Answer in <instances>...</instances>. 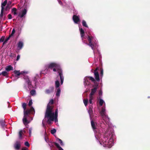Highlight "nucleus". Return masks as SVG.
Here are the masks:
<instances>
[{
	"label": "nucleus",
	"mask_w": 150,
	"mask_h": 150,
	"mask_svg": "<svg viewBox=\"0 0 150 150\" xmlns=\"http://www.w3.org/2000/svg\"><path fill=\"white\" fill-rule=\"evenodd\" d=\"M88 112L91 120L92 127L94 132L97 142L104 147H111L113 145L114 140L115 136L113 129L110 127L111 125L109 118L106 112L105 107L102 108L100 113L103 120L107 125H105L103 123L100 125V129L98 128L97 124L94 123L92 120L93 110L88 109Z\"/></svg>",
	"instance_id": "1"
},
{
	"label": "nucleus",
	"mask_w": 150,
	"mask_h": 150,
	"mask_svg": "<svg viewBox=\"0 0 150 150\" xmlns=\"http://www.w3.org/2000/svg\"><path fill=\"white\" fill-rule=\"evenodd\" d=\"M79 30L80 32L82 42L84 43L89 46L93 50L95 59H97L98 57L97 54L100 57L101 54L99 51L97 50V52H95L94 50L98 46V42L96 38L94 36L88 35L85 36V32L83 29L79 27Z\"/></svg>",
	"instance_id": "2"
},
{
	"label": "nucleus",
	"mask_w": 150,
	"mask_h": 150,
	"mask_svg": "<svg viewBox=\"0 0 150 150\" xmlns=\"http://www.w3.org/2000/svg\"><path fill=\"white\" fill-rule=\"evenodd\" d=\"M95 81L94 78L91 76H86L84 79V85L86 88H89V90L91 87H93L91 89V92L89 95V101L90 104H92V100L94 99V95L96 92L98 86V85L97 83L92 85L91 84V82L95 83Z\"/></svg>",
	"instance_id": "3"
},
{
	"label": "nucleus",
	"mask_w": 150,
	"mask_h": 150,
	"mask_svg": "<svg viewBox=\"0 0 150 150\" xmlns=\"http://www.w3.org/2000/svg\"><path fill=\"white\" fill-rule=\"evenodd\" d=\"M53 100L51 99L47 105L46 110L45 113V117L47 118L48 119L47 122H50V121L54 120L55 122L58 121V109H57L55 112H53V107L50 106V105L53 103Z\"/></svg>",
	"instance_id": "4"
},
{
	"label": "nucleus",
	"mask_w": 150,
	"mask_h": 150,
	"mask_svg": "<svg viewBox=\"0 0 150 150\" xmlns=\"http://www.w3.org/2000/svg\"><path fill=\"white\" fill-rule=\"evenodd\" d=\"M38 76V75L36 74V76L33 79V81L34 82L35 85L33 87L32 85L31 82L29 79V77L27 76H24V79L25 81V83L24 84V88L26 91H29L32 88H36L37 87V85L38 84V82L36 77Z\"/></svg>",
	"instance_id": "5"
},
{
	"label": "nucleus",
	"mask_w": 150,
	"mask_h": 150,
	"mask_svg": "<svg viewBox=\"0 0 150 150\" xmlns=\"http://www.w3.org/2000/svg\"><path fill=\"white\" fill-rule=\"evenodd\" d=\"M59 67V64L57 62H52L46 64L44 66L45 69L41 71L42 74H46L50 72V70L53 69L54 72L57 71V69Z\"/></svg>",
	"instance_id": "6"
},
{
	"label": "nucleus",
	"mask_w": 150,
	"mask_h": 150,
	"mask_svg": "<svg viewBox=\"0 0 150 150\" xmlns=\"http://www.w3.org/2000/svg\"><path fill=\"white\" fill-rule=\"evenodd\" d=\"M30 113V110H28L26 111L24 110V116L23 119V124L25 125H27L30 122L29 121L27 120V117L28 116V115Z\"/></svg>",
	"instance_id": "7"
},
{
	"label": "nucleus",
	"mask_w": 150,
	"mask_h": 150,
	"mask_svg": "<svg viewBox=\"0 0 150 150\" xmlns=\"http://www.w3.org/2000/svg\"><path fill=\"white\" fill-rule=\"evenodd\" d=\"M98 69L99 68L97 67L94 71L93 69H92L91 70V71L92 72H93L94 71V75L95 79L96 80L98 81H99L100 80L99 75L98 71Z\"/></svg>",
	"instance_id": "8"
},
{
	"label": "nucleus",
	"mask_w": 150,
	"mask_h": 150,
	"mask_svg": "<svg viewBox=\"0 0 150 150\" xmlns=\"http://www.w3.org/2000/svg\"><path fill=\"white\" fill-rule=\"evenodd\" d=\"M59 75L61 80V84L62 85L63 83L64 77L63 75L62 71V70H59L58 71Z\"/></svg>",
	"instance_id": "9"
},
{
	"label": "nucleus",
	"mask_w": 150,
	"mask_h": 150,
	"mask_svg": "<svg viewBox=\"0 0 150 150\" xmlns=\"http://www.w3.org/2000/svg\"><path fill=\"white\" fill-rule=\"evenodd\" d=\"M27 13V10L26 9L22 10V11L18 14V16L22 18L25 16Z\"/></svg>",
	"instance_id": "10"
},
{
	"label": "nucleus",
	"mask_w": 150,
	"mask_h": 150,
	"mask_svg": "<svg viewBox=\"0 0 150 150\" xmlns=\"http://www.w3.org/2000/svg\"><path fill=\"white\" fill-rule=\"evenodd\" d=\"M14 74H16V76H19L21 74H28V71H23L20 72L19 71L15 70L14 71Z\"/></svg>",
	"instance_id": "11"
},
{
	"label": "nucleus",
	"mask_w": 150,
	"mask_h": 150,
	"mask_svg": "<svg viewBox=\"0 0 150 150\" xmlns=\"http://www.w3.org/2000/svg\"><path fill=\"white\" fill-rule=\"evenodd\" d=\"M24 45V43L22 41H19L17 44V48L18 50H20L23 47Z\"/></svg>",
	"instance_id": "12"
},
{
	"label": "nucleus",
	"mask_w": 150,
	"mask_h": 150,
	"mask_svg": "<svg viewBox=\"0 0 150 150\" xmlns=\"http://www.w3.org/2000/svg\"><path fill=\"white\" fill-rule=\"evenodd\" d=\"M73 20L75 23L77 24L80 21L79 18L78 16L74 15L73 17Z\"/></svg>",
	"instance_id": "13"
},
{
	"label": "nucleus",
	"mask_w": 150,
	"mask_h": 150,
	"mask_svg": "<svg viewBox=\"0 0 150 150\" xmlns=\"http://www.w3.org/2000/svg\"><path fill=\"white\" fill-rule=\"evenodd\" d=\"M21 146V142L16 141L14 145V147L16 149H19Z\"/></svg>",
	"instance_id": "14"
},
{
	"label": "nucleus",
	"mask_w": 150,
	"mask_h": 150,
	"mask_svg": "<svg viewBox=\"0 0 150 150\" xmlns=\"http://www.w3.org/2000/svg\"><path fill=\"white\" fill-rule=\"evenodd\" d=\"M5 69L6 71H8L11 70H13V68L12 66L9 65L6 67Z\"/></svg>",
	"instance_id": "15"
},
{
	"label": "nucleus",
	"mask_w": 150,
	"mask_h": 150,
	"mask_svg": "<svg viewBox=\"0 0 150 150\" xmlns=\"http://www.w3.org/2000/svg\"><path fill=\"white\" fill-rule=\"evenodd\" d=\"M56 95L57 96L59 97L61 93V89L60 88H59L56 89Z\"/></svg>",
	"instance_id": "16"
},
{
	"label": "nucleus",
	"mask_w": 150,
	"mask_h": 150,
	"mask_svg": "<svg viewBox=\"0 0 150 150\" xmlns=\"http://www.w3.org/2000/svg\"><path fill=\"white\" fill-rule=\"evenodd\" d=\"M54 145L59 149V150H64L63 149L60 147L59 144L58 143L55 142L54 143Z\"/></svg>",
	"instance_id": "17"
},
{
	"label": "nucleus",
	"mask_w": 150,
	"mask_h": 150,
	"mask_svg": "<svg viewBox=\"0 0 150 150\" xmlns=\"http://www.w3.org/2000/svg\"><path fill=\"white\" fill-rule=\"evenodd\" d=\"M54 89V88L52 87L50 89H47L46 90L45 92L46 93L49 94L52 92Z\"/></svg>",
	"instance_id": "18"
},
{
	"label": "nucleus",
	"mask_w": 150,
	"mask_h": 150,
	"mask_svg": "<svg viewBox=\"0 0 150 150\" xmlns=\"http://www.w3.org/2000/svg\"><path fill=\"white\" fill-rule=\"evenodd\" d=\"M7 3V1L6 0H5L3 3H1V8L4 9V7L5 6Z\"/></svg>",
	"instance_id": "19"
},
{
	"label": "nucleus",
	"mask_w": 150,
	"mask_h": 150,
	"mask_svg": "<svg viewBox=\"0 0 150 150\" xmlns=\"http://www.w3.org/2000/svg\"><path fill=\"white\" fill-rule=\"evenodd\" d=\"M59 81L57 80L55 82V86L56 88H59Z\"/></svg>",
	"instance_id": "20"
},
{
	"label": "nucleus",
	"mask_w": 150,
	"mask_h": 150,
	"mask_svg": "<svg viewBox=\"0 0 150 150\" xmlns=\"http://www.w3.org/2000/svg\"><path fill=\"white\" fill-rule=\"evenodd\" d=\"M0 124L3 128L4 127L5 124H4V120L2 119L0 120Z\"/></svg>",
	"instance_id": "21"
},
{
	"label": "nucleus",
	"mask_w": 150,
	"mask_h": 150,
	"mask_svg": "<svg viewBox=\"0 0 150 150\" xmlns=\"http://www.w3.org/2000/svg\"><path fill=\"white\" fill-rule=\"evenodd\" d=\"M56 140L57 142H59V143L62 146H64V144L63 143L61 139L59 138H57Z\"/></svg>",
	"instance_id": "22"
},
{
	"label": "nucleus",
	"mask_w": 150,
	"mask_h": 150,
	"mask_svg": "<svg viewBox=\"0 0 150 150\" xmlns=\"http://www.w3.org/2000/svg\"><path fill=\"white\" fill-rule=\"evenodd\" d=\"M56 140L57 142H59V143L62 146H64V144L63 143L61 139L59 138H57Z\"/></svg>",
	"instance_id": "23"
},
{
	"label": "nucleus",
	"mask_w": 150,
	"mask_h": 150,
	"mask_svg": "<svg viewBox=\"0 0 150 150\" xmlns=\"http://www.w3.org/2000/svg\"><path fill=\"white\" fill-rule=\"evenodd\" d=\"M17 9L15 8H13L12 10V13H13L15 16L17 15V13L16 12Z\"/></svg>",
	"instance_id": "24"
},
{
	"label": "nucleus",
	"mask_w": 150,
	"mask_h": 150,
	"mask_svg": "<svg viewBox=\"0 0 150 150\" xmlns=\"http://www.w3.org/2000/svg\"><path fill=\"white\" fill-rule=\"evenodd\" d=\"M103 103H105L104 101L102 99H99V104L100 106H102Z\"/></svg>",
	"instance_id": "25"
},
{
	"label": "nucleus",
	"mask_w": 150,
	"mask_h": 150,
	"mask_svg": "<svg viewBox=\"0 0 150 150\" xmlns=\"http://www.w3.org/2000/svg\"><path fill=\"white\" fill-rule=\"evenodd\" d=\"M30 93L32 96H34L35 95L36 91L34 89L30 91Z\"/></svg>",
	"instance_id": "26"
},
{
	"label": "nucleus",
	"mask_w": 150,
	"mask_h": 150,
	"mask_svg": "<svg viewBox=\"0 0 150 150\" xmlns=\"http://www.w3.org/2000/svg\"><path fill=\"white\" fill-rule=\"evenodd\" d=\"M82 25L84 27H85L86 28H88V26L87 25L86 22L84 20H83L82 21Z\"/></svg>",
	"instance_id": "27"
},
{
	"label": "nucleus",
	"mask_w": 150,
	"mask_h": 150,
	"mask_svg": "<svg viewBox=\"0 0 150 150\" xmlns=\"http://www.w3.org/2000/svg\"><path fill=\"white\" fill-rule=\"evenodd\" d=\"M83 103L86 106L88 103V99H84L83 100Z\"/></svg>",
	"instance_id": "28"
},
{
	"label": "nucleus",
	"mask_w": 150,
	"mask_h": 150,
	"mask_svg": "<svg viewBox=\"0 0 150 150\" xmlns=\"http://www.w3.org/2000/svg\"><path fill=\"white\" fill-rule=\"evenodd\" d=\"M23 133V130H21L19 133V138L20 139H21L22 138V134Z\"/></svg>",
	"instance_id": "29"
},
{
	"label": "nucleus",
	"mask_w": 150,
	"mask_h": 150,
	"mask_svg": "<svg viewBox=\"0 0 150 150\" xmlns=\"http://www.w3.org/2000/svg\"><path fill=\"white\" fill-rule=\"evenodd\" d=\"M56 129L54 128H53L51 130V133L52 134H54L56 133Z\"/></svg>",
	"instance_id": "30"
},
{
	"label": "nucleus",
	"mask_w": 150,
	"mask_h": 150,
	"mask_svg": "<svg viewBox=\"0 0 150 150\" xmlns=\"http://www.w3.org/2000/svg\"><path fill=\"white\" fill-rule=\"evenodd\" d=\"M0 74L4 76H6L7 75V73L6 71H3Z\"/></svg>",
	"instance_id": "31"
},
{
	"label": "nucleus",
	"mask_w": 150,
	"mask_h": 150,
	"mask_svg": "<svg viewBox=\"0 0 150 150\" xmlns=\"http://www.w3.org/2000/svg\"><path fill=\"white\" fill-rule=\"evenodd\" d=\"M15 33V30L14 29H13L12 30V33H11V34L9 35V36H10L11 37L13 36V35L14 34V33Z\"/></svg>",
	"instance_id": "32"
},
{
	"label": "nucleus",
	"mask_w": 150,
	"mask_h": 150,
	"mask_svg": "<svg viewBox=\"0 0 150 150\" xmlns=\"http://www.w3.org/2000/svg\"><path fill=\"white\" fill-rule=\"evenodd\" d=\"M4 10V9L1 8V14H0V18H2L3 16Z\"/></svg>",
	"instance_id": "33"
},
{
	"label": "nucleus",
	"mask_w": 150,
	"mask_h": 150,
	"mask_svg": "<svg viewBox=\"0 0 150 150\" xmlns=\"http://www.w3.org/2000/svg\"><path fill=\"white\" fill-rule=\"evenodd\" d=\"M29 110H30V112H31L32 114H33V113L32 112H35L34 109L33 107H31Z\"/></svg>",
	"instance_id": "34"
},
{
	"label": "nucleus",
	"mask_w": 150,
	"mask_h": 150,
	"mask_svg": "<svg viewBox=\"0 0 150 150\" xmlns=\"http://www.w3.org/2000/svg\"><path fill=\"white\" fill-rule=\"evenodd\" d=\"M26 104L25 103H23L22 104V107L24 109V110H25L26 109Z\"/></svg>",
	"instance_id": "35"
},
{
	"label": "nucleus",
	"mask_w": 150,
	"mask_h": 150,
	"mask_svg": "<svg viewBox=\"0 0 150 150\" xmlns=\"http://www.w3.org/2000/svg\"><path fill=\"white\" fill-rule=\"evenodd\" d=\"M10 37H11L9 36V37L7 38L4 40V41L3 44H5V43H6V42H7V41L9 40V39L10 38Z\"/></svg>",
	"instance_id": "36"
},
{
	"label": "nucleus",
	"mask_w": 150,
	"mask_h": 150,
	"mask_svg": "<svg viewBox=\"0 0 150 150\" xmlns=\"http://www.w3.org/2000/svg\"><path fill=\"white\" fill-rule=\"evenodd\" d=\"M59 3L62 6V1L64 2V0H57Z\"/></svg>",
	"instance_id": "37"
},
{
	"label": "nucleus",
	"mask_w": 150,
	"mask_h": 150,
	"mask_svg": "<svg viewBox=\"0 0 150 150\" xmlns=\"http://www.w3.org/2000/svg\"><path fill=\"white\" fill-rule=\"evenodd\" d=\"M32 128L31 127L29 128V135L30 136H31L32 133Z\"/></svg>",
	"instance_id": "38"
},
{
	"label": "nucleus",
	"mask_w": 150,
	"mask_h": 150,
	"mask_svg": "<svg viewBox=\"0 0 150 150\" xmlns=\"http://www.w3.org/2000/svg\"><path fill=\"white\" fill-rule=\"evenodd\" d=\"M102 90L101 89H100L98 92V94L99 96H101L102 95Z\"/></svg>",
	"instance_id": "39"
},
{
	"label": "nucleus",
	"mask_w": 150,
	"mask_h": 150,
	"mask_svg": "<svg viewBox=\"0 0 150 150\" xmlns=\"http://www.w3.org/2000/svg\"><path fill=\"white\" fill-rule=\"evenodd\" d=\"M103 75V70L102 69H100V76L102 77Z\"/></svg>",
	"instance_id": "40"
},
{
	"label": "nucleus",
	"mask_w": 150,
	"mask_h": 150,
	"mask_svg": "<svg viewBox=\"0 0 150 150\" xmlns=\"http://www.w3.org/2000/svg\"><path fill=\"white\" fill-rule=\"evenodd\" d=\"M25 145L28 147H29L30 146V144L28 142H26L25 143Z\"/></svg>",
	"instance_id": "41"
},
{
	"label": "nucleus",
	"mask_w": 150,
	"mask_h": 150,
	"mask_svg": "<svg viewBox=\"0 0 150 150\" xmlns=\"http://www.w3.org/2000/svg\"><path fill=\"white\" fill-rule=\"evenodd\" d=\"M32 103H33L32 102V100H30L29 102V103H28V105L29 106H31L32 105Z\"/></svg>",
	"instance_id": "42"
},
{
	"label": "nucleus",
	"mask_w": 150,
	"mask_h": 150,
	"mask_svg": "<svg viewBox=\"0 0 150 150\" xmlns=\"http://www.w3.org/2000/svg\"><path fill=\"white\" fill-rule=\"evenodd\" d=\"M20 55L19 54H18L17 56V58H16V60L17 61H18L20 59Z\"/></svg>",
	"instance_id": "43"
},
{
	"label": "nucleus",
	"mask_w": 150,
	"mask_h": 150,
	"mask_svg": "<svg viewBox=\"0 0 150 150\" xmlns=\"http://www.w3.org/2000/svg\"><path fill=\"white\" fill-rule=\"evenodd\" d=\"M8 18L9 19H11L12 18V16L11 14H9L8 15Z\"/></svg>",
	"instance_id": "44"
},
{
	"label": "nucleus",
	"mask_w": 150,
	"mask_h": 150,
	"mask_svg": "<svg viewBox=\"0 0 150 150\" xmlns=\"http://www.w3.org/2000/svg\"><path fill=\"white\" fill-rule=\"evenodd\" d=\"M4 38L2 37L0 39V42H4Z\"/></svg>",
	"instance_id": "45"
},
{
	"label": "nucleus",
	"mask_w": 150,
	"mask_h": 150,
	"mask_svg": "<svg viewBox=\"0 0 150 150\" xmlns=\"http://www.w3.org/2000/svg\"><path fill=\"white\" fill-rule=\"evenodd\" d=\"M9 56L10 57L13 58L14 57V54L13 53H11Z\"/></svg>",
	"instance_id": "46"
},
{
	"label": "nucleus",
	"mask_w": 150,
	"mask_h": 150,
	"mask_svg": "<svg viewBox=\"0 0 150 150\" xmlns=\"http://www.w3.org/2000/svg\"><path fill=\"white\" fill-rule=\"evenodd\" d=\"M44 121H45V120L44 119L43 120V121H42V126H43V127L45 128V124L44 123Z\"/></svg>",
	"instance_id": "47"
},
{
	"label": "nucleus",
	"mask_w": 150,
	"mask_h": 150,
	"mask_svg": "<svg viewBox=\"0 0 150 150\" xmlns=\"http://www.w3.org/2000/svg\"><path fill=\"white\" fill-rule=\"evenodd\" d=\"M88 109L93 110V108L92 106L91 105H89Z\"/></svg>",
	"instance_id": "48"
},
{
	"label": "nucleus",
	"mask_w": 150,
	"mask_h": 150,
	"mask_svg": "<svg viewBox=\"0 0 150 150\" xmlns=\"http://www.w3.org/2000/svg\"><path fill=\"white\" fill-rule=\"evenodd\" d=\"M22 150H28L27 148L24 147L22 149Z\"/></svg>",
	"instance_id": "49"
},
{
	"label": "nucleus",
	"mask_w": 150,
	"mask_h": 150,
	"mask_svg": "<svg viewBox=\"0 0 150 150\" xmlns=\"http://www.w3.org/2000/svg\"><path fill=\"white\" fill-rule=\"evenodd\" d=\"M45 140L48 143V140L46 139L45 138Z\"/></svg>",
	"instance_id": "50"
},
{
	"label": "nucleus",
	"mask_w": 150,
	"mask_h": 150,
	"mask_svg": "<svg viewBox=\"0 0 150 150\" xmlns=\"http://www.w3.org/2000/svg\"><path fill=\"white\" fill-rule=\"evenodd\" d=\"M11 1H8V4H11Z\"/></svg>",
	"instance_id": "51"
},
{
	"label": "nucleus",
	"mask_w": 150,
	"mask_h": 150,
	"mask_svg": "<svg viewBox=\"0 0 150 150\" xmlns=\"http://www.w3.org/2000/svg\"><path fill=\"white\" fill-rule=\"evenodd\" d=\"M45 134H46V130H45Z\"/></svg>",
	"instance_id": "52"
},
{
	"label": "nucleus",
	"mask_w": 150,
	"mask_h": 150,
	"mask_svg": "<svg viewBox=\"0 0 150 150\" xmlns=\"http://www.w3.org/2000/svg\"><path fill=\"white\" fill-rule=\"evenodd\" d=\"M88 91V90H87V91H86V92H87V91Z\"/></svg>",
	"instance_id": "53"
}]
</instances>
